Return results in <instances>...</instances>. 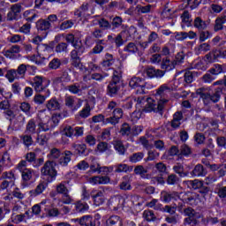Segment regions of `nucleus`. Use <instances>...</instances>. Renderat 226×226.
Instances as JSON below:
<instances>
[{
    "mask_svg": "<svg viewBox=\"0 0 226 226\" xmlns=\"http://www.w3.org/2000/svg\"><path fill=\"white\" fill-rule=\"evenodd\" d=\"M121 87H123V72L119 70H115L113 71L111 79L107 85L106 94L109 98H116V96H119Z\"/></svg>",
    "mask_w": 226,
    "mask_h": 226,
    "instance_id": "2",
    "label": "nucleus"
},
{
    "mask_svg": "<svg viewBox=\"0 0 226 226\" xmlns=\"http://www.w3.org/2000/svg\"><path fill=\"white\" fill-rule=\"evenodd\" d=\"M47 188V183L41 182L34 190L29 192L31 197H36L38 195H41L43 192H45Z\"/></svg>",
    "mask_w": 226,
    "mask_h": 226,
    "instance_id": "22",
    "label": "nucleus"
},
{
    "mask_svg": "<svg viewBox=\"0 0 226 226\" xmlns=\"http://www.w3.org/2000/svg\"><path fill=\"white\" fill-rule=\"evenodd\" d=\"M220 57V49H213L204 56L206 63H215Z\"/></svg>",
    "mask_w": 226,
    "mask_h": 226,
    "instance_id": "20",
    "label": "nucleus"
},
{
    "mask_svg": "<svg viewBox=\"0 0 226 226\" xmlns=\"http://www.w3.org/2000/svg\"><path fill=\"white\" fill-rule=\"evenodd\" d=\"M30 84L35 93H47L48 96H50V90L48 89L49 86H50V80L49 79L37 75L34 77Z\"/></svg>",
    "mask_w": 226,
    "mask_h": 226,
    "instance_id": "4",
    "label": "nucleus"
},
{
    "mask_svg": "<svg viewBox=\"0 0 226 226\" xmlns=\"http://www.w3.org/2000/svg\"><path fill=\"white\" fill-rule=\"evenodd\" d=\"M124 52H129V54H137L139 52V48L135 42H129L124 48Z\"/></svg>",
    "mask_w": 226,
    "mask_h": 226,
    "instance_id": "44",
    "label": "nucleus"
},
{
    "mask_svg": "<svg viewBox=\"0 0 226 226\" xmlns=\"http://www.w3.org/2000/svg\"><path fill=\"white\" fill-rule=\"evenodd\" d=\"M46 108L48 110H59L61 109V103H59V101L56 97H53L48 101Z\"/></svg>",
    "mask_w": 226,
    "mask_h": 226,
    "instance_id": "26",
    "label": "nucleus"
},
{
    "mask_svg": "<svg viewBox=\"0 0 226 226\" xmlns=\"http://www.w3.org/2000/svg\"><path fill=\"white\" fill-rule=\"evenodd\" d=\"M2 165L4 167H11V159L10 158V154H8V152L4 153L2 156Z\"/></svg>",
    "mask_w": 226,
    "mask_h": 226,
    "instance_id": "55",
    "label": "nucleus"
},
{
    "mask_svg": "<svg viewBox=\"0 0 226 226\" xmlns=\"http://www.w3.org/2000/svg\"><path fill=\"white\" fill-rule=\"evenodd\" d=\"M129 86L132 89H137L138 94H147L149 89H153V85L146 82L144 79L133 77L129 81Z\"/></svg>",
    "mask_w": 226,
    "mask_h": 226,
    "instance_id": "5",
    "label": "nucleus"
},
{
    "mask_svg": "<svg viewBox=\"0 0 226 226\" xmlns=\"http://www.w3.org/2000/svg\"><path fill=\"white\" fill-rule=\"evenodd\" d=\"M26 133H31L32 135L36 133V122L34 121V118L28 121L26 124Z\"/></svg>",
    "mask_w": 226,
    "mask_h": 226,
    "instance_id": "39",
    "label": "nucleus"
},
{
    "mask_svg": "<svg viewBox=\"0 0 226 226\" xmlns=\"http://www.w3.org/2000/svg\"><path fill=\"white\" fill-rule=\"evenodd\" d=\"M134 174L140 176L143 179H147V169L142 165H138L134 168Z\"/></svg>",
    "mask_w": 226,
    "mask_h": 226,
    "instance_id": "33",
    "label": "nucleus"
},
{
    "mask_svg": "<svg viewBox=\"0 0 226 226\" xmlns=\"http://www.w3.org/2000/svg\"><path fill=\"white\" fill-rule=\"evenodd\" d=\"M149 79H162L165 75V71L155 69L154 67H148L146 71Z\"/></svg>",
    "mask_w": 226,
    "mask_h": 226,
    "instance_id": "18",
    "label": "nucleus"
},
{
    "mask_svg": "<svg viewBox=\"0 0 226 226\" xmlns=\"http://www.w3.org/2000/svg\"><path fill=\"white\" fill-rule=\"evenodd\" d=\"M176 68V62L174 60H170L169 56L163 57L161 62V69L162 72H172Z\"/></svg>",
    "mask_w": 226,
    "mask_h": 226,
    "instance_id": "14",
    "label": "nucleus"
},
{
    "mask_svg": "<svg viewBox=\"0 0 226 226\" xmlns=\"http://www.w3.org/2000/svg\"><path fill=\"white\" fill-rule=\"evenodd\" d=\"M111 146L105 142V141H101L98 143L96 151H99V153H107V151H110Z\"/></svg>",
    "mask_w": 226,
    "mask_h": 226,
    "instance_id": "43",
    "label": "nucleus"
},
{
    "mask_svg": "<svg viewBox=\"0 0 226 226\" xmlns=\"http://www.w3.org/2000/svg\"><path fill=\"white\" fill-rule=\"evenodd\" d=\"M41 114H43V112L41 111L40 115H39V123L37 124L38 126V131L39 132H49L50 130H52V121H50V117H46L47 121H43V119H41Z\"/></svg>",
    "mask_w": 226,
    "mask_h": 226,
    "instance_id": "12",
    "label": "nucleus"
},
{
    "mask_svg": "<svg viewBox=\"0 0 226 226\" xmlns=\"http://www.w3.org/2000/svg\"><path fill=\"white\" fill-rule=\"evenodd\" d=\"M65 41L73 47V49L70 53L71 55L80 56L84 54V52H86V46H84V42H82V40L75 38V34H67L65 35Z\"/></svg>",
    "mask_w": 226,
    "mask_h": 226,
    "instance_id": "3",
    "label": "nucleus"
},
{
    "mask_svg": "<svg viewBox=\"0 0 226 226\" xmlns=\"http://www.w3.org/2000/svg\"><path fill=\"white\" fill-rule=\"evenodd\" d=\"M185 216H187L184 220V225L189 226H199L200 225V218H202V214L198 213L192 207H186L184 210Z\"/></svg>",
    "mask_w": 226,
    "mask_h": 226,
    "instance_id": "6",
    "label": "nucleus"
},
{
    "mask_svg": "<svg viewBox=\"0 0 226 226\" xmlns=\"http://www.w3.org/2000/svg\"><path fill=\"white\" fill-rule=\"evenodd\" d=\"M61 59L55 57L49 63L48 67L49 70H59V68H61Z\"/></svg>",
    "mask_w": 226,
    "mask_h": 226,
    "instance_id": "46",
    "label": "nucleus"
},
{
    "mask_svg": "<svg viewBox=\"0 0 226 226\" xmlns=\"http://www.w3.org/2000/svg\"><path fill=\"white\" fill-rule=\"evenodd\" d=\"M106 226H123V218L119 215H111L106 220Z\"/></svg>",
    "mask_w": 226,
    "mask_h": 226,
    "instance_id": "19",
    "label": "nucleus"
},
{
    "mask_svg": "<svg viewBox=\"0 0 226 226\" xmlns=\"http://www.w3.org/2000/svg\"><path fill=\"white\" fill-rule=\"evenodd\" d=\"M91 116V106L89 104H87L86 107L79 111V117H81L83 119H87V117H89Z\"/></svg>",
    "mask_w": 226,
    "mask_h": 226,
    "instance_id": "57",
    "label": "nucleus"
},
{
    "mask_svg": "<svg viewBox=\"0 0 226 226\" xmlns=\"http://www.w3.org/2000/svg\"><path fill=\"white\" fill-rule=\"evenodd\" d=\"M94 206H102L105 202V198L103 197V192L98 191L95 194L92 195Z\"/></svg>",
    "mask_w": 226,
    "mask_h": 226,
    "instance_id": "29",
    "label": "nucleus"
},
{
    "mask_svg": "<svg viewBox=\"0 0 226 226\" xmlns=\"http://www.w3.org/2000/svg\"><path fill=\"white\" fill-rule=\"evenodd\" d=\"M110 25L112 33H116L117 29H123L124 27L121 16H115L113 19H110Z\"/></svg>",
    "mask_w": 226,
    "mask_h": 226,
    "instance_id": "17",
    "label": "nucleus"
},
{
    "mask_svg": "<svg viewBox=\"0 0 226 226\" xmlns=\"http://www.w3.org/2000/svg\"><path fill=\"white\" fill-rule=\"evenodd\" d=\"M193 26L198 31H206V29H207V23L200 17H196L194 19Z\"/></svg>",
    "mask_w": 226,
    "mask_h": 226,
    "instance_id": "23",
    "label": "nucleus"
},
{
    "mask_svg": "<svg viewBox=\"0 0 226 226\" xmlns=\"http://www.w3.org/2000/svg\"><path fill=\"white\" fill-rule=\"evenodd\" d=\"M33 172L34 170L31 169H26L21 171V177L24 186H27V183H29V180L33 179Z\"/></svg>",
    "mask_w": 226,
    "mask_h": 226,
    "instance_id": "27",
    "label": "nucleus"
},
{
    "mask_svg": "<svg viewBox=\"0 0 226 226\" xmlns=\"http://www.w3.org/2000/svg\"><path fill=\"white\" fill-rule=\"evenodd\" d=\"M87 11H89V4L83 3L81 6L74 11V15L75 17H78V19H82V17L86 15Z\"/></svg>",
    "mask_w": 226,
    "mask_h": 226,
    "instance_id": "24",
    "label": "nucleus"
},
{
    "mask_svg": "<svg viewBox=\"0 0 226 226\" xmlns=\"http://www.w3.org/2000/svg\"><path fill=\"white\" fill-rule=\"evenodd\" d=\"M5 77L9 80V82H14L15 79L19 80V77L17 76V72H15V69L8 71L5 74Z\"/></svg>",
    "mask_w": 226,
    "mask_h": 226,
    "instance_id": "59",
    "label": "nucleus"
},
{
    "mask_svg": "<svg viewBox=\"0 0 226 226\" xmlns=\"http://www.w3.org/2000/svg\"><path fill=\"white\" fill-rule=\"evenodd\" d=\"M20 52V46L19 45H13L9 49L3 52V54L5 56V57H10V59L13 58V56L15 54H19Z\"/></svg>",
    "mask_w": 226,
    "mask_h": 226,
    "instance_id": "28",
    "label": "nucleus"
},
{
    "mask_svg": "<svg viewBox=\"0 0 226 226\" xmlns=\"http://www.w3.org/2000/svg\"><path fill=\"white\" fill-rule=\"evenodd\" d=\"M137 103L144 108L145 112L162 113L163 111V109H165L167 103H169V100H160L156 102L151 97L146 98L144 96H139L137 98Z\"/></svg>",
    "mask_w": 226,
    "mask_h": 226,
    "instance_id": "1",
    "label": "nucleus"
},
{
    "mask_svg": "<svg viewBox=\"0 0 226 226\" xmlns=\"http://www.w3.org/2000/svg\"><path fill=\"white\" fill-rule=\"evenodd\" d=\"M98 24L101 29H103L104 31H112L110 22L105 18H102L101 19H99Z\"/></svg>",
    "mask_w": 226,
    "mask_h": 226,
    "instance_id": "42",
    "label": "nucleus"
},
{
    "mask_svg": "<svg viewBox=\"0 0 226 226\" xmlns=\"http://www.w3.org/2000/svg\"><path fill=\"white\" fill-rule=\"evenodd\" d=\"M27 68H31V65L26 64L19 65L18 69L15 70L18 79L26 78V72H27Z\"/></svg>",
    "mask_w": 226,
    "mask_h": 226,
    "instance_id": "25",
    "label": "nucleus"
},
{
    "mask_svg": "<svg viewBox=\"0 0 226 226\" xmlns=\"http://www.w3.org/2000/svg\"><path fill=\"white\" fill-rule=\"evenodd\" d=\"M70 58H71V64L74 68L82 69V58H80L79 56L70 54Z\"/></svg>",
    "mask_w": 226,
    "mask_h": 226,
    "instance_id": "32",
    "label": "nucleus"
},
{
    "mask_svg": "<svg viewBox=\"0 0 226 226\" xmlns=\"http://www.w3.org/2000/svg\"><path fill=\"white\" fill-rule=\"evenodd\" d=\"M142 160H144L143 152L133 153L129 156V162H131V163H139V162H142Z\"/></svg>",
    "mask_w": 226,
    "mask_h": 226,
    "instance_id": "34",
    "label": "nucleus"
},
{
    "mask_svg": "<svg viewBox=\"0 0 226 226\" xmlns=\"http://www.w3.org/2000/svg\"><path fill=\"white\" fill-rule=\"evenodd\" d=\"M72 222L81 226H100V220L93 218L91 215H84L80 218L72 219Z\"/></svg>",
    "mask_w": 226,
    "mask_h": 226,
    "instance_id": "10",
    "label": "nucleus"
},
{
    "mask_svg": "<svg viewBox=\"0 0 226 226\" xmlns=\"http://www.w3.org/2000/svg\"><path fill=\"white\" fill-rule=\"evenodd\" d=\"M120 133L123 137H128L132 133V127L128 123H124L120 129Z\"/></svg>",
    "mask_w": 226,
    "mask_h": 226,
    "instance_id": "49",
    "label": "nucleus"
},
{
    "mask_svg": "<svg viewBox=\"0 0 226 226\" xmlns=\"http://www.w3.org/2000/svg\"><path fill=\"white\" fill-rule=\"evenodd\" d=\"M73 156V153L70 150H65L62 153V155L57 160V164L61 167H68L70 162H72V157Z\"/></svg>",
    "mask_w": 226,
    "mask_h": 226,
    "instance_id": "13",
    "label": "nucleus"
},
{
    "mask_svg": "<svg viewBox=\"0 0 226 226\" xmlns=\"http://www.w3.org/2000/svg\"><path fill=\"white\" fill-rule=\"evenodd\" d=\"M192 147H190V146L186 145V144H183L180 147V154H179V158H182V156H185L186 158H188V156H190V154H192Z\"/></svg>",
    "mask_w": 226,
    "mask_h": 226,
    "instance_id": "35",
    "label": "nucleus"
},
{
    "mask_svg": "<svg viewBox=\"0 0 226 226\" xmlns=\"http://www.w3.org/2000/svg\"><path fill=\"white\" fill-rule=\"evenodd\" d=\"M67 91H70L72 94H80L82 89H80V83H74L66 87Z\"/></svg>",
    "mask_w": 226,
    "mask_h": 226,
    "instance_id": "38",
    "label": "nucleus"
},
{
    "mask_svg": "<svg viewBox=\"0 0 226 226\" xmlns=\"http://www.w3.org/2000/svg\"><path fill=\"white\" fill-rule=\"evenodd\" d=\"M41 176L46 177L48 183H52V181H56V177H57V170L54 166L53 161H47L43 167L41 169Z\"/></svg>",
    "mask_w": 226,
    "mask_h": 226,
    "instance_id": "8",
    "label": "nucleus"
},
{
    "mask_svg": "<svg viewBox=\"0 0 226 226\" xmlns=\"http://www.w3.org/2000/svg\"><path fill=\"white\" fill-rule=\"evenodd\" d=\"M63 153L59 148H52L49 152V156L52 160H59Z\"/></svg>",
    "mask_w": 226,
    "mask_h": 226,
    "instance_id": "60",
    "label": "nucleus"
},
{
    "mask_svg": "<svg viewBox=\"0 0 226 226\" xmlns=\"http://www.w3.org/2000/svg\"><path fill=\"white\" fill-rule=\"evenodd\" d=\"M161 199L163 202H166V204H169L172 199H174V193L167 192H162L161 193Z\"/></svg>",
    "mask_w": 226,
    "mask_h": 226,
    "instance_id": "58",
    "label": "nucleus"
},
{
    "mask_svg": "<svg viewBox=\"0 0 226 226\" xmlns=\"http://www.w3.org/2000/svg\"><path fill=\"white\" fill-rule=\"evenodd\" d=\"M48 94V93H45L44 95H41L40 94H35L34 97V103H36V105H43V103H45V100L49 98Z\"/></svg>",
    "mask_w": 226,
    "mask_h": 226,
    "instance_id": "47",
    "label": "nucleus"
},
{
    "mask_svg": "<svg viewBox=\"0 0 226 226\" xmlns=\"http://www.w3.org/2000/svg\"><path fill=\"white\" fill-rule=\"evenodd\" d=\"M57 22V15L50 14L47 19H40L35 22V27L38 33H47L52 29V24Z\"/></svg>",
    "mask_w": 226,
    "mask_h": 226,
    "instance_id": "7",
    "label": "nucleus"
},
{
    "mask_svg": "<svg viewBox=\"0 0 226 226\" xmlns=\"http://www.w3.org/2000/svg\"><path fill=\"white\" fill-rule=\"evenodd\" d=\"M196 37H197V33L193 31L175 33V39L177 41H185L186 38H190V40H193V38H196Z\"/></svg>",
    "mask_w": 226,
    "mask_h": 226,
    "instance_id": "16",
    "label": "nucleus"
},
{
    "mask_svg": "<svg viewBox=\"0 0 226 226\" xmlns=\"http://www.w3.org/2000/svg\"><path fill=\"white\" fill-rule=\"evenodd\" d=\"M138 13H151L153 11V5L147 4L145 6L142 5H137Z\"/></svg>",
    "mask_w": 226,
    "mask_h": 226,
    "instance_id": "50",
    "label": "nucleus"
},
{
    "mask_svg": "<svg viewBox=\"0 0 226 226\" xmlns=\"http://www.w3.org/2000/svg\"><path fill=\"white\" fill-rule=\"evenodd\" d=\"M120 190H132V185L130 184V179L128 177H124L122 183L119 185Z\"/></svg>",
    "mask_w": 226,
    "mask_h": 226,
    "instance_id": "51",
    "label": "nucleus"
},
{
    "mask_svg": "<svg viewBox=\"0 0 226 226\" xmlns=\"http://www.w3.org/2000/svg\"><path fill=\"white\" fill-rule=\"evenodd\" d=\"M20 139L26 147H29V146H33V137H31V135H23L20 137Z\"/></svg>",
    "mask_w": 226,
    "mask_h": 226,
    "instance_id": "64",
    "label": "nucleus"
},
{
    "mask_svg": "<svg viewBox=\"0 0 226 226\" xmlns=\"http://www.w3.org/2000/svg\"><path fill=\"white\" fill-rule=\"evenodd\" d=\"M49 139H50V134L43 133V134L38 135L37 141L40 144V146H45V144L49 142Z\"/></svg>",
    "mask_w": 226,
    "mask_h": 226,
    "instance_id": "53",
    "label": "nucleus"
},
{
    "mask_svg": "<svg viewBox=\"0 0 226 226\" xmlns=\"http://www.w3.org/2000/svg\"><path fill=\"white\" fill-rule=\"evenodd\" d=\"M75 209L77 213H85V211H87L89 209V205L86 202L78 201L75 204Z\"/></svg>",
    "mask_w": 226,
    "mask_h": 226,
    "instance_id": "45",
    "label": "nucleus"
},
{
    "mask_svg": "<svg viewBox=\"0 0 226 226\" xmlns=\"http://www.w3.org/2000/svg\"><path fill=\"white\" fill-rule=\"evenodd\" d=\"M173 170L176 174H178L180 177H188V171H185V166L181 164H177L173 166Z\"/></svg>",
    "mask_w": 226,
    "mask_h": 226,
    "instance_id": "37",
    "label": "nucleus"
},
{
    "mask_svg": "<svg viewBox=\"0 0 226 226\" xmlns=\"http://www.w3.org/2000/svg\"><path fill=\"white\" fill-rule=\"evenodd\" d=\"M74 132L75 130H73V127H72V125H67L63 129L61 134L64 137H69V139H72V137H73Z\"/></svg>",
    "mask_w": 226,
    "mask_h": 226,
    "instance_id": "52",
    "label": "nucleus"
},
{
    "mask_svg": "<svg viewBox=\"0 0 226 226\" xmlns=\"http://www.w3.org/2000/svg\"><path fill=\"white\" fill-rule=\"evenodd\" d=\"M171 91L170 87L167 86V84L162 85L155 91V98L157 102H160V100H169L167 99V94H169V93Z\"/></svg>",
    "mask_w": 226,
    "mask_h": 226,
    "instance_id": "11",
    "label": "nucleus"
},
{
    "mask_svg": "<svg viewBox=\"0 0 226 226\" xmlns=\"http://www.w3.org/2000/svg\"><path fill=\"white\" fill-rule=\"evenodd\" d=\"M114 63V56L109 53H106L104 60L102 62V65L104 66V68H109V66H112V64Z\"/></svg>",
    "mask_w": 226,
    "mask_h": 226,
    "instance_id": "41",
    "label": "nucleus"
},
{
    "mask_svg": "<svg viewBox=\"0 0 226 226\" xmlns=\"http://www.w3.org/2000/svg\"><path fill=\"white\" fill-rule=\"evenodd\" d=\"M56 193L62 195L63 204H72L73 198L70 196V190L66 187V182H62L56 185Z\"/></svg>",
    "mask_w": 226,
    "mask_h": 226,
    "instance_id": "9",
    "label": "nucleus"
},
{
    "mask_svg": "<svg viewBox=\"0 0 226 226\" xmlns=\"http://www.w3.org/2000/svg\"><path fill=\"white\" fill-rule=\"evenodd\" d=\"M132 169V167L130 168L127 164H118L116 166L115 172H130Z\"/></svg>",
    "mask_w": 226,
    "mask_h": 226,
    "instance_id": "63",
    "label": "nucleus"
},
{
    "mask_svg": "<svg viewBox=\"0 0 226 226\" xmlns=\"http://www.w3.org/2000/svg\"><path fill=\"white\" fill-rule=\"evenodd\" d=\"M113 146L115 151L118 153L121 156L124 155V153H126V147H124V144H123V141L121 140H114Z\"/></svg>",
    "mask_w": 226,
    "mask_h": 226,
    "instance_id": "30",
    "label": "nucleus"
},
{
    "mask_svg": "<svg viewBox=\"0 0 226 226\" xmlns=\"http://www.w3.org/2000/svg\"><path fill=\"white\" fill-rule=\"evenodd\" d=\"M123 33H124V31H122L114 39V43L116 44L117 48L123 47V45H124V40H123Z\"/></svg>",
    "mask_w": 226,
    "mask_h": 226,
    "instance_id": "62",
    "label": "nucleus"
},
{
    "mask_svg": "<svg viewBox=\"0 0 226 226\" xmlns=\"http://www.w3.org/2000/svg\"><path fill=\"white\" fill-rule=\"evenodd\" d=\"M185 183L187 186L189 188H192V190H200V188H202V185H204V182L199 179L188 180Z\"/></svg>",
    "mask_w": 226,
    "mask_h": 226,
    "instance_id": "31",
    "label": "nucleus"
},
{
    "mask_svg": "<svg viewBox=\"0 0 226 226\" xmlns=\"http://www.w3.org/2000/svg\"><path fill=\"white\" fill-rule=\"evenodd\" d=\"M91 79L92 80H96L97 82H102L104 79H107L109 77V73L107 72H102V73H98L94 72L91 74Z\"/></svg>",
    "mask_w": 226,
    "mask_h": 226,
    "instance_id": "48",
    "label": "nucleus"
},
{
    "mask_svg": "<svg viewBox=\"0 0 226 226\" xmlns=\"http://www.w3.org/2000/svg\"><path fill=\"white\" fill-rule=\"evenodd\" d=\"M208 72L212 75H220L223 72V67L221 64H215Z\"/></svg>",
    "mask_w": 226,
    "mask_h": 226,
    "instance_id": "56",
    "label": "nucleus"
},
{
    "mask_svg": "<svg viewBox=\"0 0 226 226\" xmlns=\"http://www.w3.org/2000/svg\"><path fill=\"white\" fill-rule=\"evenodd\" d=\"M55 51L56 54H67L68 53V43L67 42H59L56 48Z\"/></svg>",
    "mask_w": 226,
    "mask_h": 226,
    "instance_id": "40",
    "label": "nucleus"
},
{
    "mask_svg": "<svg viewBox=\"0 0 226 226\" xmlns=\"http://www.w3.org/2000/svg\"><path fill=\"white\" fill-rule=\"evenodd\" d=\"M72 149H74L75 154L78 156H87L89 155V151H87V145L82 144H72Z\"/></svg>",
    "mask_w": 226,
    "mask_h": 226,
    "instance_id": "15",
    "label": "nucleus"
},
{
    "mask_svg": "<svg viewBox=\"0 0 226 226\" xmlns=\"http://www.w3.org/2000/svg\"><path fill=\"white\" fill-rule=\"evenodd\" d=\"M211 36H213V34H211V32L207 31V30H200V41L202 43L204 41H206V40H209V38H211Z\"/></svg>",
    "mask_w": 226,
    "mask_h": 226,
    "instance_id": "54",
    "label": "nucleus"
},
{
    "mask_svg": "<svg viewBox=\"0 0 226 226\" xmlns=\"http://www.w3.org/2000/svg\"><path fill=\"white\" fill-rule=\"evenodd\" d=\"M166 182L167 185H177L179 183V177L176 174H170L168 176Z\"/></svg>",
    "mask_w": 226,
    "mask_h": 226,
    "instance_id": "61",
    "label": "nucleus"
},
{
    "mask_svg": "<svg viewBox=\"0 0 226 226\" xmlns=\"http://www.w3.org/2000/svg\"><path fill=\"white\" fill-rule=\"evenodd\" d=\"M143 218L147 222H156V220H158V218L156 217V215L153 210H145L143 212Z\"/></svg>",
    "mask_w": 226,
    "mask_h": 226,
    "instance_id": "36",
    "label": "nucleus"
},
{
    "mask_svg": "<svg viewBox=\"0 0 226 226\" xmlns=\"http://www.w3.org/2000/svg\"><path fill=\"white\" fill-rule=\"evenodd\" d=\"M191 174L196 177H204V176L207 174V170H206L202 164H197Z\"/></svg>",
    "mask_w": 226,
    "mask_h": 226,
    "instance_id": "21",
    "label": "nucleus"
}]
</instances>
